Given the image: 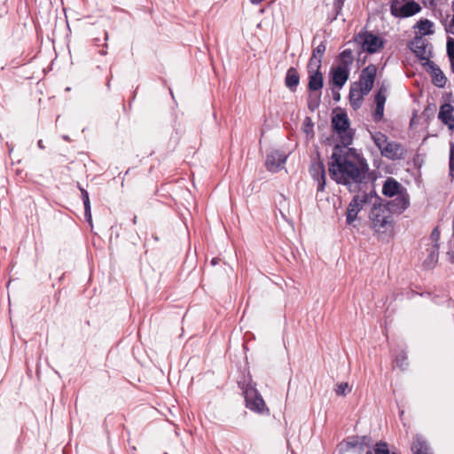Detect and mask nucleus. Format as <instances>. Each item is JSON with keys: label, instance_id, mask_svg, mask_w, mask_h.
Segmentation results:
<instances>
[{"label": "nucleus", "instance_id": "obj_1", "mask_svg": "<svg viewBox=\"0 0 454 454\" xmlns=\"http://www.w3.org/2000/svg\"><path fill=\"white\" fill-rule=\"evenodd\" d=\"M329 174L339 184H361L366 179L369 166L354 148L336 145L329 161Z\"/></svg>", "mask_w": 454, "mask_h": 454}, {"label": "nucleus", "instance_id": "obj_2", "mask_svg": "<svg viewBox=\"0 0 454 454\" xmlns=\"http://www.w3.org/2000/svg\"><path fill=\"white\" fill-rule=\"evenodd\" d=\"M369 218L372 228L378 234L379 239H388L394 232V220L391 213L381 205H374L371 209Z\"/></svg>", "mask_w": 454, "mask_h": 454}, {"label": "nucleus", "instance_id": "obj_3", "mask_svg": "<svg viewBox=\"0 0 454 454\" xmlns=\"http://www.w3.org/2000/svg\"><path fill=\"white\" fill-rule=\"evenodd\" d=\"M349 119L346 113L336 114L332 118V126L338 134L342 144L341 146H348L354 138V130L349 128Z\"/></svg>", "mask_w": 454, "mask_h": 454}, {"label": "nucleus", "instance_id": "obj_4", "mask_svg": "<svg viewBox=\"0 0 454 454\" xmlns=\"http://www.w3.org/2000/svg\"><path fill=\"white\" fill-rule=\"evenodd\" d=\"M373 198L376 200L379 199L374 191H372L369 193L364 192L362 195L354 196L347 208V223L349 225L352 224L356 219L357 214L362 210L364 206L367 203H370Z\"/></svg>", "mask_w": 454, "mask_h": 454}, {"label": "nucleus", "instance_id": "obj_5", "mask_svg": "<svg viewBox=\"0 0 454 454\" xmlns=\"http://www.w3.org/2000/svg\"><path fill=\"white\" fill-rule=\"evenodd\" d=\"M420 11V5L413 0H391L390 2V12L395 18L411 17Z\"/></svg>", "mask_w": 454, "mask_h": 454}, {"label": "nucleus", "instance_id": "obj_6", "mask_svg": "<svg viewBox=\"0 0 454 454\" xmlns=\"http://www.w3.org/2000/svg\"><path fill=\"white\" fill-rule=\"evenodd\" d=\"M242 389L247 409L257 413L269 411L263 398L254 386L247 385L246 387H243Z\"/></svg>", "mask_w": 454, "mask_h": 454}, {"label": "nucleus", "instance_id": "obj_7", "mask_svg": "<svg viewBox=\"0 0 454 454\" xmlns=\"http://www.w3.org/2000/svg\"><path fill=\"white\" fill-rule=\"evenodd\" d=\"M356 40L362 43L363 49L368 53L378 52L384 47V41L371 32L358 33Z\"/></svg>", "mask_w": 454, "mask_h": 454}, {"label": "nucleus", "instance_id": "obj_8", "mask_svg": "<svg viewBox=\"0 0 454 454\" xmlns=\"http://www.w3.org/2000/svg\"><path fill=\"white\" fill-rule=\"evenodd\" d=\"M376 74L377 67L373 64L368 65L362 70L359 77V89H361L364 93L368 94L372 90Z\"/></svg>", "mask_w": 454, "mask_h": 454}, {"label": "nucleus", "instance_id": "obj_9", "mask_svg": "<svg viewBox=\"0 0 454 454\" xmlns=\"http://www.w3.org/2000/svg\"><path fill=\"white\" fill-rule=\"evenodd\" d=\"M317 158L319 155L317 154ZM309 174L312 178L317 183V192H323L325 187V168L323 161L318 159L317 161H313L309 168Z\"/></svg>", "mask_w": 454, "mask_h": 454}, {"label": "nucleus", "instance_id": "obj_10", "mask_svg": "<svg viewBox=\"0 0 454 454\" xmlns=\"http://www.w3.org/2000/svg\"><path fill=\"white\" fill-rule=\"evenodd\" d=\"M409 195L406 191H403V192L398 193L395 199L388 201L386 208L390 213L401 214L409 207Z\"/></svg>", "mask_w": 454, "mask_h": 454}, {"label": "nucleus", "instance_id": "obj_11", "mask_svg": "<svg viewBox=\"0 0 454 454\" xmlns=\"http://www.w3.org/2000/svg\"><path fill=\"white\" fill-rule=\"evenodd\" d=\"M427 46L428 43L424 38H421L420 35H415L410 43V49L414 52L416 57L420 60L426 61L424 65L431 61L427 51Z\"/></svg>", "mask_w": 454, "mask_h": 454}, {"label": "nucleus", "instance_id": "obj_12", "mask_svg": "<svg viewBox=\"0 0 454 454\" xmlns=\"http://www.w3.org/2000/svg\"><path fill=\"white\" fill-rule=\"evenodd\" d=\"M381 154L390 160L403 159L406 154L405 148L399 143L388 142L386 146L382 148Z\"/></svg>", "mask_w": 454, "mask_h": 454}, {"label": "nucleus", "instance_id": "obj_13", "mask_svg": "<svg viewBox=\"0 0 454 454\" xmlns=\"http://www.w3.org/2000/svg\"><path fill=\"white\" fill-rule=\"evenodd\" d=\"M454 108L453 106L449 104L445 103L441 106L439 113H438V118L439 120L445 125L448 126V128L450 130H454Z\"/></svg>", "mask_w": 454, "mask_h": 454}, {"label": "nucleus", "instance_id": "obj_14", "mask_svg": "<svg viewBox=\"0 0 454 454\" xmlns=\"http://www.w3.org/2000/svg\"><path fill=\"white\" fill-rule=\"evenodd\" d=\"M286 157L280 152H272L267 155L265 166L269 171L277 172L286 162Z\"/></svg>", "mask_w": 454, "mask_h": 454}, {"label": "nucleus", "instance_id": "obj_15", "mask_svg": "<svg viewBox=\"0 0 454 454\" xmlns=\"http://www.w3.org/2000/svg\"><path fill=\"white\" fill-rule=\"evenodd\" d=\"M425 66H427L430 69L433 84L438 88H443L446 85L447 78L440 67L433 61H428Z\"/></svg>", "mask_w": 454, "mask_h": 454}, {"label": "nucleus", "instance_id": "obj_16", "mask_svg": "<svg viewBox=\"0 0 454 454\" xmlns=\"http://www.w3.org/2000/svg\"><path fill=\"white\" fill-rule=\"evenodd\" d=\"M405 189L393 177H387L382 187V193L387 197H394L403 192Z\"/></svg>", "mask_w": 454, "mask_h": 454}, {"label": "nucleus", "instance_id": "obj_17", "mask_svg": "<svg viewBox=\"0 0 454 454\" xmlns=\"http://www.w3.org/2000/svg\"><path fill=\"white\" fill-rule=\"evenodd\" d=\"M300 83V74L295 67H289L285 77V85L290 91L295 92Z\"/></svg>", "mask_w": 454, "mask_h": 454}, {"label": "nucleus", "instance_id": "obj_18", "mask_svg": "<svg viewBox=\"0 0 454 454\" xmlns=\"http://www.w3.org/2000/svg\"><path fill=\"white\" fill-rule=\"evenodd\" d=\"M309 74V82H308V90L310 92H321V89L324 85V77L322 72L308 73Z\"/></svg>", "mask_w": 454, "mask_h": 454}, {"label": "nucleus", "instance_id": "obj_19", "mask_svg": "<svg viewBox=\"0 0 454 454\" xmlns=\"http://www.w3.org/2000/svg\"><path fill=\"white\" fill-rule=\"evenodd\" d=\"M349 70L337 67L332 73V82L338 88H342L348 79Z\"/></svg>", "mask_w": 454, "mask_h": 454}, {"label": "nucleus", "instance_id": "obj_20", "mask_svg": "<svg viewBox=\"0 0 454 454\" xmlns=\"http://www.w3.org/2000/svg\"><path fill=\"white\" fill-rule=\"evenodd\" d=\"M411 450L413 454H427L433 453L431 447L427 443V442L421 436L417 434L413 438Z\"/></svg>", "mask_w": 454, "mask_h": 454}, {"label": "nucleus", "instance_id": "obj_21", "mask_svg": "<svg viewBox=\"0 0 454 454\" xmlns=\"http://www.w3.org/2000/svg\"><path fill=\"white\" fill-rule=\"evenodd\" d=\"M434 23L427 19H421L414 26L415 29H418L415 35H420L421 38L425 35H430L434 33Z\"/></svg>", "mask_w": 454, "mask_h": 454}, {"label": "nucleus", "instance_id": "obj_22", "mask_svg": "<svg viewBox=\"0 0 454 454\" xmlns=\"http://www.w3.org/2000/svg\"><path fill=\"white\" fill-rule=\"evenodd\" d=\"M367 95V93H364V91L356 87H351L349 90V101L350 105L354 109H358L363 103L364 96Z\"/></svg>", "mask_w": 454, "mask_h": 454}, {"label": "nucleus", "instance_id": "obj_23", "mask_svg": "<svg viewBox=\"0 0 454 454\" xmlns=\"http://www.w3.org/2000/svg\"><path fill=\"white\" fill-rule=\"evenodd\" d=\"M340 65L338 67L349 70L350 66L353 63L354 57L353 51L350 49H346L341 51L339 55Z\"/></svg>", "mask_w": 454, "mask_h": 454}, {"label": "nucleus", "instance_id": "obj_24", "mask_svg": "<svg viewBox=\"0 0 454 454\" xmlns=\"http://www.w3.org/2000/svg\"><path fill=\"white\" fill-rule=\"evenodd\" d=\"M321 67H322V59L316 57V55H311L308 66H307V71L308 73H313V71L316 72H321Z\"/></svg>", "mask_w": 454, "mask_h": 454}, {"label": "nucleus", "instance_id": "obj_25", "mask_svg": "<svg viewBox=\"0 0 454 454\" xmlns=\"http://www.w3.org/2000/svg\"><path fill=\"white\" fill-rule=\"evenodd\" d=\"M321 103V92L318 93V95L314 94L312 92L308 98V108L314 112L316 109L318 108Z\"/></svg>", "mask_w": 454, "mask_h": 454}, {"label": "nucleus", "instance_id": "obj_26", "mask_svg": "<svg viewBox=\"0 0 454 454\" xmlns=\"http://www.w3.org/2000/svg\"><path fill=\"white\" fill-rule=\"evenodd\" d=\"M375 103L374 121H380L383 119L386 100H382L381 98H380V99H375Z\"/></svg>", "mask_w": 454, "mask_h": 454}, {"label": "nucleus", "instance_id": "obj_27", "mask_svg": "<svg viewBox=\"0 0 454 454\" xmlns=\"http://www.w3.org/2000/svg\"><path fill=\"white\" fill-rule=\"evenodd\" d=\"M372 139L376 146L380 150V153H382V148L388 143L387 137L381 132H377L372 135Z\"/></svg>", "mask_w": 454, "mask_h": 454}, {"label": "nucleus", "instance_id": "obj_28", "mask_svg": "<svg viewBox=\"0 0 454 454\" xmlns=\"http://www.w3.org/2000/svg\"><path fill=\"white\" fill-rule=\"evenodd\" d=\"M395 362L396 364V366H398L402 370H405L408 366L406 352L403 350L400 351L396 355V356L395 358Z\"/></svg>", "mask_w": 454, "mask_h": 454}, {"label": "nucleus", "instance_id": "obj_29", "mask_svg": "<svg viewBox=\"0 0 454 454\" xmlns=\"http://www.w3.org/2000/svg\"><path fill=\"white\" fill-rule=\"evenodd\" d=\"M438 248L439 246L436 244L434 248L430 252L428 257L426 259L425 263L427 265H434L438 260Z\"/></svg>", "mask_w": 454, "mask_h": 454}, {"label": "nucleus", "instance_id": "obj_30", "mask_svg": "<svg viewBox=\"0 0 454 454\" xmlns=\"http://www.w3.org/2000/svg\"><path fill=\"white\" fill-rule=\"evenodd\" d=\"M449 168H450V176L451 181H454V144H450V161H449Z\"/></svg>", "mask_w": 454, "mask_h": 454}, {"label": "nucleus", "instance_id": "obj_31", "mask_svg": "<svg viewBox=\"0 0 454 454\" xmlns=\"http://www.w3.org/2000/svg\"><path fill=\"white\" fill-rule=\"evenodd\" d=\"M350 391L351 387L347 382L339 383L335 388V393L337 395H346L347 392Z\"/></svg>", "mask_w": 454, "mask_h": 454}, {"label": "nucleus", "instance_id": "obj_32", "mask_svg": "<svg viewBox=\"0 0 454 454\" xmlns=\"http://www.w3.org/2000/svg\"><path fill=\"white\" fill-rule=\"evenodd\" d=\"M325 51L326 44L325 42H321L315 49H313L312 55H316L317 58L319 57V59H322Z\"/></svg>", "mask_w": 454, "mask_h": 454}, {"label": "nucleus", "instance_id": "obj_33", "mask_svg": "<svg viewBox=\"0 0 454 454\" xmlns=\"http://www.w3.org/2000/svg\"><path fill=\"white\" fill-rule=\"evenodd\" d=\"M387 86L382 83L375 95V99H380L381 98L382 100H387Z\"/></svg>", "mask_w": 454, "mask_h": 454}, {"label": "nucleus", "instance_id": "obj_34", "mask_svg": "<svg viewBox=\"0 0 454 454\" xmlns=\"http://www.w3.org/2000/svg\"><path fill=\"white\" fill-rule=\"evenodd\" d=\"M447 56L449 59L454 58V39L448 37L447 39Z\"/></svg>", "mask_w": 454, "mask_h": 454}, {"label": "nucleus", "instance_id": "obj_35", "mask_svg": "<svg viewBox=\"0 0 454 454\" xmlns=\"http://www.w3.org/2000/svg\"><path fill=\"white\" fill-rule=\"evenodd\" d=\"M80 191H81V193H82V200L83 201V205L84 206H90V198H89V193L88 192L82 188V187H79Z\"/></svg>", "mask_w": 454, "mask_h": 454}, {"label": "nucleus", "instance_id": "obj_36", "mask_svg": "<svg viewBox=\"0 0 454 454\" xmlns=\"http://www.w3.org/2000/svg\"><path fill=\"white\" fill-rule=\"evenodd\" d=\"M344 0H335L333 4V8L336 12V16L340 14V10L343 6Z\"/></svg>", "mask_w": 454, "mask_h": 454}, {"label": "nucleus", "instance_id": "obj_37", "mask_svg": "<svg viewBox=\"0 0 454 454\" xmlns=\"http://www.w3.org/2000/svg\"><path fill=\"white\" fill-rule=\"evenodd\" d=\"M84 215L87 220V222H91V213H90V206H84Z\"/></svg>", "mask_w": 454, "mask_h": 454}, {"label": "nucleus", "instance_id": "obj_38", "mask_svg": "<svg viewBox=\"0 0 454 454\" xmlns=\"http://www.w3.org/2000/svg\"><path fill=\"white\" fill-rule=\"evenodd\" d=\"M359 444L358 437H355L352 441L347 442L348 448H356Z\"/></svg>", "mask_w": 454, "mask_h": 454}, {"label": "nucleus", "instance_id": "obj_39", "mask_svg": "<svg viewBox=\"0 0 454 454\" xmlns=\"http://www.w3.org/2000/svg\"><path fill=\"white\" fill-rule=\"evenodd\" d=\"M439 236H440V231H438L437 228H434L431 233V239L433 240H435L437 241L439 239Z\"/></svg>", "mask_w": 454, "mask_h": 454}, {"label": "nucleus", "instance_id": "obj_40", "mask_svg": "<svg viewBox=\"0 0 454 454\" xmlns=\"http://www.w3.org/2000/svg\"><path fill=\"white\" fill-rule=\"evenodd\" d=\"M370 440V437L369 436H362L361 437V442H359V443L361 444H367V442Z\"/></svg>", "mask_w": 454, "mask_h": 454}, {"label": "nucleus", "instance_id": "obj_41", "mask_svg": "<svg viewBox=\"0 0 454 454\" xmlns=\"http://www.w3.org/2000/svg\"><path fill=\"white\" fill-rule=\"evenodd\" d=\"M450 60V69L452 71V73H454V58L453 59H449Z\"/></svg>", "mask_w": 454, "mask_h": 454}, {"label": "nucleus", "instance_id": "obj_42", "mask_svg": "<svg viewBox=\"0 0 454 454\" xmlns=\"http://www.w3.org/2000/svg\"><path fill=\"white\" fill-rule=\"evenodd\" d=\"M428 4H429L430 7L434 8L436 5V0H429Z\"/></svg>", "mask_w": 454, "mask_h": 454}, {"label": "nucleus", "instance_id": "obj_43", "mask_svg": "<svg viewBox=\"0 0 454 454\" xmlns=\"http://www.w3.org/2000/svg\"><path fill=\"white\" fill-rule=\"evenodd\" d=\"M37 145H38V147H39L40 149H44V145H43V141H42V140H39V141H38V143H37Z\"/></svg>", "mask_w": 454, "mask_h": 454}, {"label": "nucleus", "instance_id": "obj_44", "mask_svg": "<svg viewBox=\"0 0 454 454\" xmlns=\"http://www.w3.org/2000/svg\"><path fill=\"white\" fill-rule=\"evenodd\" d=\"M218 261H219V260H218L217 258H213V259L211 260V264H212V265H216V264L218 263Z\"/></svg>", "mask_w": 454, "mask_h": 454}, {"label": "nucleus", "instance_id": "obj_45", "mask_svg": "<svg viewBox=\"0 0 454 454\" xmlns=\"http://www.w3.org/2000/svg\"><path fill=\"white\" fill-rule=\"evenodd\" d=\"M333 98L335 101H338L340 100V94L339 93H336L334 96H333Z\"/></svg>", "mask_w": 454, "mask_h": 454}, {"label": "nucleus", "instance_id": "obj_46", "mask_svg": "<svg viewBox=\"0 0 454 454\" xmlns=\"http://www.w3.org/2000/svg\"><path fill=\"white\" fill-rule=\"evenodd\" d=\"M99 53L103 56L106 55L107 54V51L106 50H102L99 51Z\"/></svg>", "mask_w": 454, "mask_h": 454}, {"label": "nucleus", "instance_id": "obj_47", "mask_svg": "<svg viewBox=\"0 0 454 454\" xmlns=\"http://www.w3.org/2000/svg\"><path fill=\"white\" fill-rule=\"evenodd\" d=\"M105 40H108V33L106 31H104Z\"/></svg>", "mask_w": 454, "mask_h": 454}, {"label": "nucleus", "instance_id": "obj_48", "mask_svg": "<svg viewBox=\"0 0 454 454\" xmlns=\"http://www.w3.org/2000/svg\"><path fill=\"white\" fill-rule=\"evenodd\" d=\"M450 27H454V14H453L451 21H450Z\"/></svg>", "mask_w": 454, "mask_h": 454}, {"label": "nucleus", "instance_id": "obj_49", "mask_svg": "<svg viewBox=\"0 0 454 454\" xmlns=\"http://www.w3.org/2000/svg\"><path fill=\"white\" fill-rule=\"evenodd\" d=\"M132 222H133V223H134V224H136V223H137V216H136V215L133 217Z\"/></svg>", "mask_w": 454, "mask_h": 454}, {"label": "nucleus", "instance_id": "obj_50", "mask_svg": "<svg viewBox=\"0 0 454 454\" xmlns=\"http://www.w3.org/2000/svg\"><path fill=\"white\" fill-rule=\"evenodd\" d=\"M451 8H452V12H453V14H454V1L451 4Z\"/></svg>", "mask_w": 454, "mask_h": 454}, {"label": "nucleus", "instance_id": "obj_51", "mask_svg": "<svg viewBox=\"0 0 454 454\" xmlns=\"http://www.w3.org/2000/svg\"><path fill=\"white\" fill-rule=\"evenodd\" d=\"M366 454H373L371 450H367Z\"/></svg>", "mask_w": 454, "mask_h": 454}, {"label": "nucleus", "instance_id": "obj_52", "mask_svg": "<svg viewBox=\"0 0 454 454\" xmlns=\"http://www.w3.org/2000/svg\"><path fill=\"white\" fill-rule=\"evenodd\" d=\"M306 121L309 122V121H310V119L307 117V118H306Z\"/></svg>", "mask_w": 454, "mask_h": 454}, {"label": "nucleus", "instance_id": "obj_53", "mask_svg": "<svg viewBox=\"0 0 454 454\" xmlns=\"http://www.w3.org/2000/svg\"><path fill=\"white\" fill-rule=\"evenodd\" d=\"M391 454H396L395 452H392Z\"/></svg>", "mask_w": 454, "mask_h": 454}, {"label": "nucleus", "instance_id": "obj_54", "mask_svg": "<svg viewBox=\"0 0 454 454\" xmlns=\"http://www.w3.org/2000/svg\"><path fill=\"white\" fill-rule=\"evenodd\" d=\"M164 454H168V453H164Z\"/></svg>", "mask_w": 454, "mask_h": 454}]
</instances>
